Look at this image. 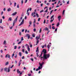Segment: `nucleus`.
Segmentation results:
<instances>
[{
    "mask_svg": "<svg viewBox=\"0 0 76 76\" xmlns=\"http://www.w3.org/2000/svg\"><path fill=\"white\" fill-rule=\"evenodd\" d=\"M21 4H23V0H22L21 1Z\"/></svg>",
    "mask_w": 76,
    "mask_h": 76,
    "instance_id": "nucleus-30",
    "label": "nucleus"
},
{
    "mask_svg": "<svg viewBox=\"0 0 76 76\" xmlns=\"http://www.w3.org/2000/svg\"><path fill=\"white\" fill-rule=\"evenodd\" d=\"M58 18V20L59 21H60V19H61V16L59 15Z\"/></svg>",
    "mask_w": 76,
    "mask_h": 76,
    "instance_id": "nucleus-10",
    "label": "nucleus"
},
{
    "mask_svg": "<svg viewBox=\"0 0 76 76\" xmlns=\"http://www.w3.org/2000/svg\"><path fill=\"white\" fill-rule=\"evenodd\" d=\"M7 68L6 67L4 68V72H7Z\"/></svg>",
    "mask_w": 76,
    "mask_h": 76,
    "instance_id": "nucleus-11",
    "label": "nucleus"
},
{
    "mask_svg": "<svg viewBox=\"0 0 76 76\" xmlns=\"http://www.w3.org/2000/svg\"><path fill=\"white\" fill-rule=\"evenodd\" d=\"M36 15L37 16V18H38V17H39V15H38V14L36 13Z\"/></svg>",
    "mask_w": 76,
    "mask_h": 76,
    "instance_id": "nucleus-24",
    "label": "nucleus"
},
{
    "mask_svg": "<svg viewBox=\"0 0 76 76\" xmlns=\"http://www.w3.org/2000/svg\"><path fill=\"white\" fill-rule=\"evenodd\" d=\"M40 19H41V18H39L38 20V22H39L40 20Z\"/></svg>",
    "mask_w": 76,
    "mask_h": 76,
    "instance_id": "nucleus-49",
    "label": "nucleus"
},
{
    "mask_svg": "<svg viewBox=\"0 0 76 76\" xmlns=\"http://www.w3.org/2000/svg\"><path fill=\"white\" fill-rule=\"evenodd\" d=\"M22 52H23V53H24V52H25V49H23L22 50Z\"/></svg>",
    "mask_w": 76,
    "mask_h": 76,
    "instance_id": "nucleus-38",
    "label": "nucleus"
},
{
    "mask_svg": "<svg viewBox=\"0 0 76 76\" xmlns=\"http://www.w3.org/2000/svg\"><path fill=\"white\" fill-rule=\"evenodd\" d=\"M60 25V24L59 23H58L57 24V26H58Z\"/></svg>",
    "mask_w": 76,
    "mask_h": 76,
    "instance_id": "nucleus-39",
    "label": "nucleus"
},
{
    "mask_svg": "<svg viewBox=\"0 0 76 76\" xmlns=\"http://www.w3.org/2000/svg\"><path fill=\"white\" fill-rule=\"evenodd\" d=\"M53 10H52L50 12V15H51V13H52V12H53Z\"/></svg>",
    "mask_w": 76,
    "mask_h": 76,
    "instance_id": "nucleus-44",
    "label": "nucleus"
},
{
    "mask_svg": "<svg viewBox=\"0 0 76 76\" xmlns=\"http://www.w3.org/2000/svg\"><path fill=\"white\" fill-rule=\"evenodd\" d=\"M2 18L3 19H4L5 18V17H4V16H3Z\"/></svg>",
    "mask_w": 76,
    "mask_h": 76,
    "instance_id": "nucleus-61",
    "label": "nucleus"
},
{
    "mask_svg": "<svg viewBox=\"0 0 76 76\" xmlns=\"http://www.w3.org/2000/svg\"><path fill=\"white\" fill-rule=\"evenodd\" d=\"M54 17V15H53L52 16H51V18H50V19H52L53 18V17Z\"/></svg>",
    "mask_w": 76,
    "mask_h": 76,
    "instance_id": "nucleus-29",
    "label": "nucleus"
},
{
    "mask_svg": "<svg viewBox=\"0 0 76 76\" xmlns=\"http://www.w3.org/2000/svg\"><path fill=\"white\" fill-rule=\"evenodd\" d=\"M26 54H28V52L27 50H26L25 51Z\"/></svg>",
    "mask_w": 76,
    "mask_h": 76,
    "instance_id": "nucleus-58",
    "label": "nucleus"
},
{
    "mask_svg": "<svg viewBox=\"0 0 76 76\" xmlns=\"http://www.w3.org/2000/svg\"><path fill=\"white\" fill-rule=\"evenodd\" d=\"M0 23H2V19H1Z\"/></svg>",
    "mask_w": 76,
    "mask_h": 76,
    "instance_id": "nucleus-43",
    "label": "nucleus"
},
{
    "mask_svg": "<svg viewBox=\"0 0 76 76\" xmlns=\"http://www.w3.org/2000/svg\"><path fill=\"white\" fill-rule=\"evenodd\" d=\"M44 58V57H41V60H42V58Z\"/></svg>",
    "mask_w": 76,
    "mask_h": 76,
    "instance_id": "nucleus-63",
    "label": "nucleus"
},
{
    "mask_svg": "<svg viewBox=\"0 0 76 76\" xmlns=\"http://www.w3.org/2000/svg\"><path fill=\"white\" fill-rule=\"evenodd\" d=\"M47 53V50L45 49H43V50L41 54L40 55L39 58L42 56V54H43V58L44 59H47V58H49V57H50V54H46Z\"/></svg>",
    "mask_w": 76,
    "mask_h": 76,
    "instance_id": "nucleus-2",
    "label": "nucleus"
},
{
    "mask_svg": "<svg viewBox=\"0 0 76 76\" xmlns=\"http://www.w3.org/2000/svg\"><path fill=\"white\" fill-rule=\"evenodd\" d=\"M7 56H8V58H10V55H8V54H7L5 56V58H7Z\"/></svg>",
    "mask_w": 76,
    "mask_h": 76,
    "instance_id": "nucleus-6",
    "label": "nucleus"
},
{
    "mask_svg": "<svg viewBox=\"0 0 76 76\" xmlns=\"http://www.w3.org/2000/svg\"><path fill=\"white\" fill-rule=\"evenodd\" d=\"M47 53V50L45 49H43V50L41 54L40 55L39 58L42 56V54H43V58L44 59H47V58H49V57H50V54H46Z\"/></svg>",
    "mask_w": 76,
    "mask_h": 76,
    "instance_id": "nucleus-1",
    "label": "nucleus"
},
{
    "mask_svg": "<svg viewBox=\"0 0 76 76\" xmlns=\"http://www.w3.org/2000/svg\"><path fill=\"white\" fill-rule=\"evenodd\" d=\"M16 48H17V46H14V49L15 50H16Z\"/></svg>",
    "mask_w": 76,
    "mask_h": 76,
    "instance_id": "nucleus-33",
    "label": "nucleus"
},
{
    "mask_svg": "<svg viewBox=\"0 0 76 76\" xmlns=\"http://www.w3.org/2000/svg\"><path fill=\"white\" fill-rule=\"evenodd\" d=\"M44 12V10H42L41 11H40V13H42V12Z\"/></svg>",
    "mask_w": 76,
    "mask_h": 76,
    "instance_id": "nucleus-41",
    "label": "nucleus"
},
{
    "mask_svg": "<svg viewBox=\"0 0 76 76\" xmlns=\"http://www.w3.org/2000/svg\"><path fill=\"white\" fill-rule=\"evenodd\" d=\"M39 65H40V66H39L38 68L36 70V71H38V70H39L40 69H42V64L40 63V62H39Z\"/></svg>",
    "mask_w": 76,
    "mask_h": 76,
    "instance_id": "nucleus-3",
    "label": "nucleus"
},
{
    "mask_svg": "<svg viewBox=\"0 0 76 76\" xmlns=\"http://www.w3.org/2000/svg\"><path fill=\"white\" fill-rule=\"evenodd\" d=\"M29 10V9H28V10H27V14L28 15H28H29V12H28Z\"/></svg>",
    "mask_w": 76,
    "mask_h": 76,
    "instance_id": "nucleus-12",
    "label": "nucleus"
},
{
    "mask_svg": "<svg viewBox=\"0 0 76 76\" xmlns=\"http://www.w3.org/2000/svg\"><path fill=\"white\" fill-rule=\"evenodd\" d=\"M16 3L15 2L14 3V7H16Z\"/></svg>",
    "mask_w": 76,
    "mask_h": 76,
    "instance_id": "nucleus-40",
    "label": "nucleus"
},
{
    "mask_svg": "<svg viewBox=\"0 0 76 76\" xmlns=\"http://www.w3.org/2000/svg\"><path fill=\"white\" fill-rule=\"evenodd\" d=\"M23 41V37H22L21 38V40H20L21 41Z\"/></svg>",
    "mask_w": 76,
    "mask_h": 76,
    "instance_id": "nucleus-25",
    "label": "nucleus"
},
{
    "mask_svg": "<svg viewBox=\"0 0 76 76\" xmlns=\"http://www.w3.org/2000/svg\"><path fill=\"white\" fill-rule=\"evenodd\" d=\"M45 30L48 31V28H47V27H46Z\"/></svg>",
    "mask_w": 76,
    "mask_h": 76,
    "instance_id": "nucleus-34",
    "label": "nucleus"
},
{
    "mask_svg": "<svg viewBox=\"0 0 76 76\" xmlns=\"http://www.w3.org/2000/svg\"><path fill=\"white\" fill-rule=\"evenodd\" d=\"M52 29H55V28H54V27L53 26L52 27Z\"/></svg>",
    "mask_w": 76,
    "mask_h": 76,
    "instance_id": "nucleus-62",
    "label": "nucleus"
},
{
    "mask_svg": "<svg viewBox=\"0 0 76 76\" xmlns=\"http://www.w3.org/2000/svg\"><path fill=\"white\" fill-rule=\"evenodd\" d=\"M11 10V9L10 8H9L7 9V12H10Z\"/></svg>",
    "mask_w": 76,
    "mask_h": 76,
    "instance_id": "nucleus-21",
    "label": "nucleus"
},
{
    "mask_svg": "<svg viewBox=\"0 0 76 76\" xmlns=\"http://www.w3.org/2000/svg\"><path fill=\"white\" fill-rule=\"evenodd\" d=\"M41 28H40V30H39V33H41Z\"/></svg>",
    "mask_w": 76,
    "mask_h": 76,
    "instance_id": "nucleus-55",
    "label": "nucleus"
},
{
    "mask_svg": "<svg viewBox=\"0 0 76 76\" xmlns=\"http://www.w3.org/2000/svg\"><path fill=\"white\" fill-rule=\"evenodd\" d=\"M3 44L4 45H6L7 44L6 41V40H4L3 43Z\"/></svg>",
    "mask_w": 76,
    "mask_h": 76,
    "instance_id": "nucleus-13",
    "label": "nucleus"
},
{
    "mask_svg": "<svg viewBox=\"0 0 76 76\" xmlns=\"http://www.w3.org/2000/svg\"><path fill=\"white\" fill-rule=\"evenodd\" d=\"M7 71L8 73H9L10 72V67H9L7 69Z\"/></svg>",
    "mask_w": 76,
    "mask_h": 76,
    "instance_id": "nucleus-14",
    "label": "nucleus"
},
{
    "mask_svg": "<svg viewBox=\"0 0 76 76\" xmlns=\"http://www.w3.org/2000/svg\"><path fill=\"white\" fill-rule=\"evenodd\" d=\"M13 66H14V65H12V66H11V67L10 68V69H12V67H13Z\"/></svg>",
    "mask_w": 76,
    "mask_h": 76,
    "instance_id": "nucleus-42",
    "label": "nucleus"
},
{
    "mask_svg": "<svg viewBox=\"0 0 76 76\" xmlns=\"http://www.w3.org/2000/svg\"><path fill=\"white\" fill-rule=\"evenodd\" d=\"M17 73H20V72L19 71V69H18L17 70Z\"/></svg>",
    "mask_w": 76,
    "mask_h": 76,
    "instance_id": "nucleus-19",
    "label": "nucleus"
},
{
    "mask_svg": "<svg viewBox=\"0 0 76 76\" xmlns=\"http://www.w3.org/2000/svg\"><path fill=\"white\" fill-rule=\"evenodd\" d=\"M36 54H37V57H39V55H38V53H37Z\"/></svg>",
    "mask_w": 76,
    "mask_h": 76,
    "instance_id": "nucleus-54",
    "label": "nucleus"
},
{
    "mask_svg": "<svg viewBox=\"0 0 76 76\" xmlns=\"http://www.w3.org/2000/svg\"><path fill=\"white\" fill-rule=\"evenodd\" d=\"M26 37H28V39L30 38V35L29 34H26Z\"/></svg>",
    "mask_w": 76,
    "mask_h": 76,
    "instance_id": "nucleus-8",
    "label": "nucleus"
},
{
    "mask_svg": "<svg viewBox=\"0 0 76 76\" xmlns=\"http://www.w3.org/2000/svg\"><path fill=\"white\" fill-rule=\"evenodd\" d=\"M21 62H22V59H20V60L19 61L18 63V66L19 67L20 65L21 64Z\"/></svg>",
    "mask_w": 76,
    "mask_h": 76,
    "instance_id": "nucleus-7",
    "label": "nucleus"
},
{
    "mask_svg": "<svg viewBox=\"0 0 76 76\" xmlns=\"http://www.w3.org/2000/svg\"><path fill=\"white\" fill-rule=\"evenodd\" d=\"M50 30H48V32L47 33V34H48V33H49V32H50Z\"/></svg>",
    "mask_w": 76,
    "mask_h": 76,
    "instance_id": "nucleus-56",
    "label": "nucleus"
},
{
    "mask_svg": "<svg viewBox=\"0 0 76 76\" xmlns=\"http://www.w3.org/2000/svg\"><path fill=\"white\" fill-rule=\"evenodd\" d=\"M38 48H39V47H37V50H36V52L37 53H38Z\"/></svg>",
    "mask_w": 76,
    "mask_h": 76,
    "instance_id": "nucleus-23",
    "label": "nucleus"
},
{
    "mask_svg": "<svg viewBox=\"0 0 76 76\" xmlns=\"http://www.w3.org/2000/svg\"><path fill=\"white\" fill-rule=\"evenodd\" d=\"M30 47H31V48H32V45H30Z\"/></svg>",
    "mask_w": 76,
    "mask_h": 76,
    "instance_id": "nucleus-46",
    "label": "nucleus"
},
{
    "mask_svg": "<svg viewBox=\"0 0 76 76\" xmlns=\"http://www.w3.org/2000/svg\"><path fill=\"white\" fill-rule=\"evenodd\" d=\"M45 12L46 13H47V12H48V9H47L45 11Z\"/></svg>",
    "mask_w": 76,
    "mask_h": 76,
    "instance_id": "nucleus-45",
    "label": "nucleus"
},
{
    "mask_svg": "<svg viewBox=\"0 0 76 76\" xmlns=\"http://www.w3.org/2000/svg\"><path fill=\"white\" fill-rule=\"evenodd\" d=\"M21 47L20 46H19L18 48V49H20V48Z\"/></svg>",
    "mask_w": 76,
    "mask_h": 76,
    "instance_id": "nucleus-64",
    "label": "nucleus"
},
{
    "mask_svg": "<svg viewBox=\"0 0 76 76\" xmlns=\"http://www.w3.org/2000/svg\"><path fill=\"white\" fill-rule=\"evenodd\" d=\"M12 28H13V26H12L11 27H10V29H12Z\"/></svg>",
    "mask_w": 76,
    "mask_h": 76,
    "instance_id": "nucleus-35",
    "label": "nucleus"
},
{
    "mask_svg": "<svg viewBox=\"0 0 76 76\" xmlns=\"http://www.w3.org/2000/svg\"><path fill=\"white\" fill-rule=\"evenodd\" d=\"M21 42H22V41H20V42H19L18 43V44H21Z\"/></svg>",
    "mask_w": 76,
    "mask_h": 76,
    "instance_id": "nucleus-36",
    "label": "nucleus"
},
{
    "mask_svg": "<svg viewBox=\"0 0 76 76\" xmlns=\"http://www.w3.org/2000/svg\"><path fill=\"white\" fill-rule=\"evenodd\" d=\"M60 2V1H58V3L57 4V5H58V4H59Z\"/></svg>",
    "mask_w": 76,
    "mask_h": 76,
    "instance_id": "nucleus-59",
    "label": "nucleus"
},
{
    "mask_svg": "<svg viewBox=\"0 0 76 76\" xmlns=\"http://www.w3.org/2000/svg\"><path fill=\"white\" fill-rule=\"evenodd\" d=\"M56 0H52V2H53V1L54 2L56 1Z\"/></svg>",
    "mask_w": 76,
    "mask_h": 76,
    "instance_id": "nucleus-50",
    "label": "nucleus"
},
{
    "mask_svg": "<svg viewBox=\"0 0 76 76\" xmlns=\"http://www.w3.org/2000/svg\"><path fill=\"white\" fill-rule=\"evenodd\" d=\"M27 48L28 51H30V48H29V46H27Z\"/></svg>",
    "mask_w": 76,
    "mask_h": 76,
    "instance_id": "nucleus-15",
    "label": "nucleus"
},
{
    "mask_svg": "<svg viewBox=\"0 0 76 76\" xmlns=\"http://www.w3.org/2000/svg\"><path fill=\"white\" fill-rule=\"evenodd\" d=\"M33 37H35V35L34 34H33L32 35Z\"/></svg>",
    "mask_w": 76,
    "mask_h": 76,
    "instance_id": "nucleus-31",
    "label": "nucleus"
},
{
    "mask_svg": "<svg viewBox=\"0 0 76 76\" xmlns=\"http://www.w3.org/2000/svg\"><path fill=\"white\" fill-rule=\"evenodd\" d=\"M0 52H1V53H3V50H1Z\"/></svg>",
    "mask_w": 76,
    "mask_h": 76,
    "instance_id": "nucleus-47",
    "label": "nucleus"
},
{
    "mask_svg": "<svg viewBox=\"0 0 76 76\" xmlns=\"http://www.w3.org/2000/svg\"><path fill=\"white\" fill-rule=\"evenodd\" d=\"M33 27L34 28H35V24H33Z\"/></svg>",
    "mask_w": 76,
    "mask_h": 76,
    "instance_id": "nucleus-60",
    "label": "nucleus"
},
{
    "mask_svg": "<svg viewBox=\"0 0 76 76\" xmlns=\"http://www.w3.org/2000/svg\"><path fill=\"white\" fill-rule=\"evenodd\" d=\"M54 20V18H53V20H51L50 21V22L51 23L52 22H53V21Z\"/></svg>",
    "mask_w": 76,
    "mask_h": 76,
    "instance_id": "nucleus-28",
    "label": "nucleus"
},
{
    "mask_svg": "<svg viewBox=\"0 0 76 76\" xmlns=\"http://www.w3.org/2000/svg\"><path fill=\"white\" fill-rule=\"evenodd\" d=\"M64 13H65V10H63L62 12L63 15H64Z\"/></svg>",
    "mask_w": 76,
    "mask_h": 76,
    "instance_id": "nucleus-22",
    "label": "nucleus"
},
{
    "mask_svg": "<svg viewBox=\"0 0 76 76\" xmlns=\"http://www.w3.org/2000/svg\"><path fill=\"white\" fill-rule=\"evenodd\" d=\"M29 23V25H32V21H30Z\"/></svg>",
    "mask_w": 76,
    "mask_h": 76,
    "instance_id": "nucleus-26",
    "label": "nucleus"
},
{
    "mask_svg": "<svg viewBox=\"0 0 76 76\" xmlns=\"http://www.w3.org/2000/svg\"><path fill=\"white\" fill-rule=\"evenodd\" d=\"M31 25L29 24L28 26V28H30V26H31Z\"/></svg>",
    "mask_w": 76,
    "mask_h": 76,
    "instance_id": "nucleus-57",
    "label": "nucleus"
},
{
    "mask_svg": "<svg viewBox=\"0 0 76 76\" xmlns=\"http://www.w3.org/2000/svg\"><path fill=\"white\" fill-rule=\"evenodd\" d=\"M46 47V45H45L42 46V48H44V47Z\"/></svg>",
    "mask_w": 76,
    "mask_h": 76,
    "instance_id": "nucleus-32",
    "label": "nucleus"
},
{
    "mask_svg": "<svg viewBox=\"0 0 76 76\" xmlns=\"http://www.w3.org/2000/svg\"><path fill=\"white\" fill-rule=\"evenodd\" d=\"M19 55L20 56V57H21V56H22V53H21V52H19Z\"/></svg>",
    "mask_w": 76,
    "mask_h": 76,
    "instance_id": "nucleus-27",
    "label": "nucleus"
},
{
    "mask_svg": "<svg viewBox=\"0 0 76 76\" xmlns=\"http://www.w3.org/2000/svg\"><path fill=\"white\" fill-rule=\"evenodd\" d=\"M8 64H9V62L7 61L5 63V66H7V65H8Z\"/></svg>",
    "mask_w": 76,
    "mask_h": 76,
    "instance_id": "nucleus-17",
    "label": "nucleus"
},
{
    "mask_svg": "<svg viewBox=\"0 0 76 76\" xmlns=\"http://www.w3.org/2000/svg\"><path fill=\"white\" fill-rule=\"evenodd\" d=\"M43 23H45V19L44 20L43 22Z\"/></svg>",
    "mask_w": 76,
    "mask_h": 76,
    "instance_id": "nucleus-52",
    "label": "nucleus"
},
{
    "mask_svg": "<svg viewBox=\"0 0 76 76\" xmlns=\"http://www.w3.org/2000/svg\"><path fill=\"white\" fill-rule=\"evenodd\" d=\"M24 23V19H23L22 20V21L20 23V24L18 25L19 26H21L22 25H23V23Z\"/></svg>",
    "mask_w": 76,
    "mask_h": 76,
    "instance_id": "nucleus-5",
    "label": "nucleus"
},
{
    "mask_svg": "<svg viewBox=\"0 0 76 76\" xmlns=\"http://www.w3.org/2000/svg\"><path fill=\"white\" fill-rule=\"evenodd\" d=\"M12 20V17H10L8 19V21H11Z\"/></svg>",
    "mask_w": 76,
    "mask_h": 76,
    "instance_id": "nucleus-16",
    "label": "nucleus"
},
{
    "mask_svg": "<svg viewBox=\"0 0 76 76\" xmlns=\"http://www.w3.org/2000/svg\"><path fill=\"white\" fill-rule=\"evenodd\" d=\"M17 8H18V9L19 8V4H18L17 5Z\"/></svg>",
    "mask_w": 76,
    "mask_h": 76,
    "instance_id": "nucleus-51",
    "label": "nucleus"
},
{
    "mask_svg": "<svg viewBox=\"0 0 76 76\" xmlns=\"http://www.w3.org/2000/svg\"><path fill=\"white\" fill-rule=\"evenodd\" d=\"M17 14V12H15L13 14L11 15L12 16H15V15H16Z\"/></svg>",
    "mask_w": 76,
    "mask_h": 76,
    "instance_id": "nucleus-9",
    "label": "nucleus"
},
{
    "mask_svg": "<svg viewBox=\"0 0 76 76\" xmlns=\"http://www.w3.org/2000/svg\"><path fill=\"white\" fill-rule=\"evenodd\" d=\"M15 58H17V55L16 54L15 56Z\"/></svg>",
    "mask_w": 76,
    "mask_h": 76,
    "instance_id": "nucleus-53",
    "label": "nucleus"
},
{
    "mask_svg": "<svg viewBox=\"0 0 76 76\" xmlns=\"http://www.w3.org/2000/svg\"><path fill=\"white\" fill-rule=\"evenodd\" d=\"M51 45H48V49H50V47H51Z\"/></svg>",
    "mask_w": 76,
    "mask_h": 76,
    "instance_id": "nucleus-20",
    "label": "nucleus"
},
{
    "mask_svg": "<svg viewBox=\"0 0 76 76\" xmlns=\"http://www.w3.org/2000/svg\"><path fill=\"white\" fill-rule=\"evenodd\" d=\"M40 38V37H36V39H37V40H38V39H39Z\"/></svg>",
    "mask_w": 76,
    "mask_h": 76,
    "instance_id": "nucleus-18",
    "label": "nucleus"
},
{
    "mask_svg": "<svg viewBox=\"0 0 76 76\" xmlns=\"http://www.w3.org/2000/svg\"><path fill=\"white\" fill-rule=\"evenodd\" d=\"M15 56V54L13 53L12 55V58H13V56Z\"/></svg>",
    "mask_w": 76,
    "mask_h": 76,
    "instance_id": "nucleus-37",
    "label": "nucleus"
},
{
    "mask_svg": "<svg viewBox=\"0 0 76 76\" xmlns=\"http://www.w3.org/2000/svg\"><path fill=\"white\" fill-rule=\"evenodd\" d=\"M31 61H34V59L33 58H31Z\"/></svg>",
    "mask_w": 76,
    "mask_h": 76,
    "instance_id": "nucleus-48",
    "label": "nucleus"
},
{
    "mask_svg": "<svg viewBox=\"0 0 76 76\" xmlns=\"http://www.w3.org/2000/svg\"><path fill=\"white\" fill-rule=\"evenodd\" d=\"M18 16H17L16 18L13 21L12 27L14 26L15 25V22H16V21L18 20Z\"/></svg>",
    "mask_w": 76,
    "mask_h": 76,
    "instance_id": "nucleus-4",
    "label": "nucleus"
}]
</instances>
